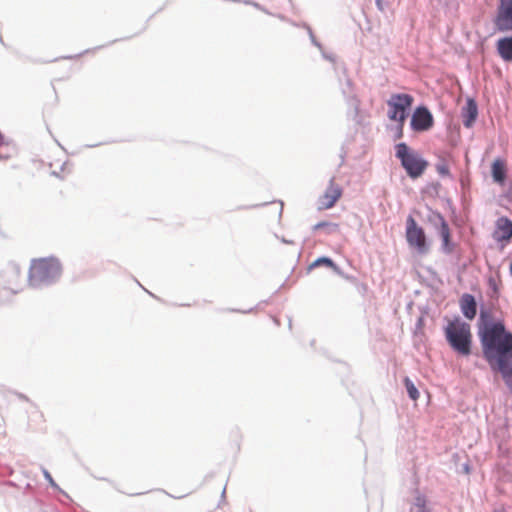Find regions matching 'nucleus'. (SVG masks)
I'll return each mask as SVG.
<instances>
[{
	"mask_svg": "<svg viewBox=\"0 0 512 512\" xmlns=\"http://www.w3.org/2000/svg\"><path fill=\"white\" fill-rule=\"evenodd\" d=\"M405 237L408 246L417 251L420 255H425L429 252L430 241L422 226H420L412 215L406 219Z\"/></svg>",
	"mask_w": 512,
	"mask_h": 512,
	"instance_id": "nucleus-6",
	"label": "nucleus"
},
{
	"mask_svg": "<svg viewBox=\"0 0 512 512\" xmlns=\"http://www.w3.org/2000/svg\"><path fill=\"white\" fill-rule=\"evenodd\" d=\"M414 97L408 93L392 94L387 101L389 120L406 121L412 111Z\"/></svg>",
	"mask_w": 512,
	"mask_h": 512,
	"instance_id": "nucleus-7",
	"label": "nucleus"
},
{
	"mask_svg": "<svg viewBox=\"0 0 512 512\" xmlns=\"http://www.w3.org/2000/svg\"><path fill=\"white\" fill-rule=\"evenodd\" d=\"M403 385L405 387L408 397L411 400L416 401L419 398L420 393L416 385L414 384L413 380L409 376H405L403 378Z\"/></svg>",
	"mask_w": 512,
	"mask_h": 512,
	"instance_id": "nucleus-17",
	"label": "nucleus"
},
{
	"mask_svg": "<svg viewBox=\"0 0 512 512\" xmlns=\"http://www.w3.org/2000/svg\"><path fill=\"white\" fill-rule=\"evenodd\" d=\"M493 512H506L505 507L494 509Z\"/></svg>",
	"mask_w": 512,
	"mask_h": 512,
	"instance_id": "nucleus-36",
	"label": "nucleus"
},
{
	"mask_svg": "<svg viewBox=\"0 0 512 512\" xmlns=\"http://www.w3.org/2000/svg\"><path fill=\"white\" fill-rule=\"evenodd\" d=\"M447 324L443 327L445 340L451 350L457 355L468 357L472 354L473 335L471 326L464 321L459 315L453 319L444 317Z\"/></svg>",
	"mask_w": 512,
	"mask_h": 512,
	"instance_id": "nucleus-3",
	"label": "nucleus"
},
{
	"mask_svg": "<svg viewBox=\"0 0 512 512\" xmlns=\"http://www.w3.org/2000/svg\"><path fill=\"white\" fill-rule=\"evenodd\" d=\"M427 271L429 272V274L435 279L437 280L440 284H442V280L440 279L438 273L436 272V270H434L433 268H428Z\"/></svg>",
	"mask_w": 512,
	"mask_h": 512,
	"instance_id": "nucleus-28",
	"label": "nucleus"
},
{
	"mask_svg": "<svg viewBox=\"0 0 512 512\" xmlns=\"http://www.w3.org/2000/svg\"><path fill=\"white\" fill-rule=\"evenodd\" d=\"M461 313L467 320H473L477 315L478 304L473 294L463 293L459 299Z\"/></svg>",
	"mask_w": 512,
	"mask_h": 512,
	"instance_id": "nucleus-14",
	"label": "nucleus"
},
{
	"mask_svg": "<svg viewBox=\"0 0 512 512\" xmlns=\"http://www.w3.org/2000/svg\"><path fill=\"white\" fill-rule=\"evenodd\" d=\"M437 173L441 177H452L445 158L441 157L435 165Z\"/></svg>",
	"mask_w": 512,
	"mask_h": 512,
	"instance_id": "nucleus-20",
	"label": "nucleus"
},
{
	"mask_svg": "<svg viewBox=\"0 0 512 512\" xmlns=\"http://www.w3.org/2000/svg\"><path fill=\"white\" fill-rule=\"evenodd\" d=\"M43 475H44V478L48 481V483L50 484L51 487H53L54 489H57L59 491H61L60 487L58 486V484L54 481L53 477L51 476V474L49 473L48 470H46L45 468H43Z\"/></svg>",
	"mask_w": 512,
	"mask_h": 512,
	"instance_id": "nucleus-24",
	"label": "nucleus"
},
{
	"mask_svg": "<svg viewBox=\"0 0 512 512\" xmlns=\"http://www.w3.org/2000/svg\"><path fill=\"white\" fill-rule=\"evenodd\" d=\"M343 190L341 186L335 184V178L332 177L329 180V185L326 188L323 196L320 198V202L323 208H332L337 201L341 198Z\"/></svg>",
	"mask_w": 512,
	"mask_h": 512,
	"instance_id": "nucleus-12",
	"label": "nucleus"
},
{
	"mask_svg": "<svg viewBox=\"0 0 512 512\" xmlns=\"http://www.w3.org/2000/svg\"><path fill=\"white\" fill-rule=\"evenodd\" d=\"M462 469H463V471H464L466 474H469V473H470V471H471V467H470V465H469L468 463H464V464L462 465Z\"/></svg>",
	"mask_w": 512,
	"mask_h": 512,
	"instance_id": "nucleus-32",
	"label": "nucleus"
},
{
	"mask_svg": "<svg viewBox=\"0 0 512 512\" xmlns=\"http://www.w3.org/2000/svg\"><path fill=\"white\" fill-rule=\"evenodd\" d=\"M359 112V107H358V104L355 105V114L357 115Z\"/></svg>",
	"mask_w": 512,
	"mask_h": 512,
	"instance_id": "nucleus-46",
	"label": "nucleus"
},
{
	"mask_svg": "<svg viewBox=\"0 0 512 512\" xmlns=\"http://www.w3.org/2000/svg\"><path fill=\"white\" fill-rule=\"evenodd\" d=\"M320 51L322 52L323 58H325L329 61H332V62L335 61V57L333 55L325 53L324 50H320Z\"/></svg>",
	"mask_w": 512,
	"mask_h": 512,
	"instance_id": "nucleus-31",
	"label": "nucleus"
},
{
	"mask_svg": "<svg viewBox=\"0 0 512 512\" xmlns=\"http://www.w3.org/2000/svg\"><path fill=\"white\" fill-rule=\"evenodd\" d=\"M375 4H376V7L378 8V10H380L382 12L384 11V6H385L384 0H376Z\"/></svg>",
	"mask_w": 512,
	"mask_h": 512,
	"instance_id": "nucleus-30",
	"label": "nucleus"
},
{
	"mask_svg": "<svg viewBox=\"0 0 512 512\" xmlns=\"http://www.w3.org/2000/svg\"><path fill=\"white\" fill-rule=\"evenodd\" d=\"M7 146L4 135L0 132V149ZM10 157L8 153H3L0 151V160H6Z\"/></svg>",
	"mask_w": 512,
	"mask_h": 512,
	"instance_id": "nucleus-25",
	"label": "nucleus"
},
{
	"mask_svg": "<svg viewBox=\"0 0 512 512\" xmlns=\"http://www.w3.org/2000/svg\"><path fill=\"white\" fill-rule=\"evenodd\" d=\"M266 205H268V202H265V203H262V204L253 205V206H251V208L262 207V206H266Z\"/></svg>",
	"mask_w": 512,
	"mask_h": 512,
	"instance_id": "nucleus-35",
	"label": "nucleus"
},
{
	"mask_svg": "<svg viewBox=\"0 0 512 512\" xmlns=\"http://www.w3.org/2000/svg\"><path fill=\"white\" fill-rule=\"evenodd\" d=\"M321 229H326L327 234H333L339 230V225L333 222L320 221L312 227L313 231H318Z\"/></svg>",
	"mask_w": 512,
	"mask_h": 512,
	"instance_id": "nucleus-19",
	"label": "nucleus"
},
{
	"mask_svg": "<svg viewBox=\"0 0 512 512\" xmlns=\"http://www.w3.org/2000/svg\"><path fill=\"white\" fill-rule=\"evenodd\" d=\"M393 121L396 122V125L393 128H391V130L394 132L393 140L398 141L404 137V125H405L406 121H402V120H393Z\"/></svg>",
	"mask_w": 512,
	"mask_h": 512,
	"instance_id": "nucleus-22",
	"label": "nucleus"
},
{
	"mask_svg": "<svg viewBox=\"0 0 512 512\" xmlns=\"http://www.w3.org/2000/svg\"><path fill=\"white\" fill-rule=\"evenodd\" d=\"M281 241H282L283 243H285V244H293V241H292V240H288V239H286V238H284V237H283V238H281Z\"/></svg>",
	"mask_w": 512,
	"mask_h": 512,
	"instance_id": "nucleus-34",
	"label": "nucleus"
},
{
	"mask_svg": "<svg viewBox=\"0 0 512 512\" xmlns=\"http://www.w3.org/2000/svg\"><path fill=\"white\" fill-rule=\"evenodd\" d=\"M62 272V264L55 256L32 259L27 282L34 289L48 288L60 280Z\"/></svg>",
	"mask_w": 512,
	"mask_h": 512,
	"instance_id": "nucleus-2",
	"label": "nucleus"
},
{
	"mask_svg": "<svg viewBox=\"0 0 512 512\" xmlns=\"http://www.w3.org/2000/svg\"><path fill=\"white\" fill-rule=\"evenodd\" d=\"M337 275L347 281H350V282H354L356 280V278L354 276L344 273V271L342 269H341V274H337Z\"/></svg>",
	"mask_w": 512,
	"mask_h": 512,
	"instance_id": "nucleus-26",
	"label": "nucleus"
},
{
	"mask_svg": "<svg viewBox=\"0 0 512 512\" xmlns=\"http://www.w3.org/2000/svg\"><path fill=\"white\" fill-rule=\"evenodd\" d=\"M491 177L499 185H504L507 181V165L502 158H496L491 163Z\"/></svg>",
	"mask_w": 512,
	"mask_h": 512,
	"instance_id": "nucleus-15",
	"label": "nucleus"
},
{
	"mask_svg": "<svg viewBox=\"0 0 512 512\" xmlns=\"http://www.w3.org/2000/svg\"><path fill=\"white\" fill-rule=\"evenodd\" d=\"M253 309H249V310H238V309H228L227 311L229 312H240V313H250Z\"/></svg>",
	"mask_w": 512,
	"mask_h": 512,
	"instance_id": "nucleus-33",
	"label": "nucleus"
},
{
	"mask_svg": "<svg viewBox=\"0 0 512 512\" xmlns=\"http://www.w3.org/2000/svg\"><path fill=\"white\" fill-rule=\"evenodd\" d=\"M488 287L490 290L489 297L493 300H498L500 295V286L495 278H488Z\"/></svg>",
	"mask_w": 512,
	"mask_h": 512,
	"instance_id": "nucleus-21",
	"label": "nucleus"
},
{
	"mask_svg": "<svg viewBox=\"0 0 512 512\" xmlns=\"http://www.w3.org/2000/svg\"><path fill=\"white\" fill-rule=\"evenodd\" d=\"M166 494H167V495H169L170 497H173V498H176V499H181V498H183V497L185 496V495H183V496H178V497H177V496L170 495V494H169V493H167V492H166Z\"/></svg>",
	"mask_w": 512,
	"mask_h": 512,
	"instance_id": "nucleus-40",
	"label": "nucleus"
},
{
	"mask_svg": "<svg viewBox=\"0 0 512 512\" xmlns=\"http://www.w3.org/2000/svg\"><path fill=\"white\" fill-rule=\"evenodd\" d=\"M493 238L502 246L509 244L512 240V220L507 216H501L496 220Z\"/></svg>",
	"mask_w": 512,
	"mask_h": 512,
	"instance_id": "nucleus-10",
	"label": "nucleus"
},
{
	"mask_svg": "<svg viewBox=\"0 0 512 512\" xmlns=\"http://www.w3.org/2000/svg\"><path fill=\"white\" fill-rule=\"evenodd\" d=\"M0 43H1L3 46H5V42H4V39H3V37H2V35H1V34H0Z\"/></svg>",
	"mask_w": 512,
	"mask_h": 512,
	"instance_id": "nucleus-42",
	"label": "nucleus"
},
{
	"mask_svg": "<svg viewBox=\"0 0 512 512\" xmlns=\"http://www.w3.org/2000/svg\"><path fill=\"white\" fill-rule=\"evenodd\" d=\"M98 145H99V144H90V145H87L86 147H88V148H92V147H96V146H98Z\"/></svg>",
	"mask_w": 512,
	"mask_h": 512,
	"instance_id": "nucleus-47",
	"label": "nucleus"
},
{
	"mask_svg": "<svg viewBox=\"0 0 512 512\" xmlns=\"http://www.w3.org/2000/svg\"><path fill=\"white\" fill-rule=\"evenodd\" d=\"M279 203L281 204V208H280V212H279V215L281 216L282 212H283V202L279 201Z\"/></svg>",
	"mask_w": 512,
	"mask_h": 512,
	"instance_id": "nucleus-41",
	"label": "nucleus"
},
{
	"mask_svg": "<svg viewBox=\"0 0 512 512\" xmlns=\"http://www.w3.org/2000/svg\"><path fill=\"white\" fill-rule=\"evenodd\" d=\"M434 126V117L429 108L420 104L410 113V128L415 133H423Z\"/></svg>",
	"mask_w": 512,
	"mask_h": 512,
	"instance_id": "nucleus-8",
	"label": "nucleus"
},
{
	"mask_svg": "<svg viewBox=\"0 0 512 512\" xmlns=\"http://www.w3.org/2000/svg\"><path fill=\"white\" fill-rule=\"evenodd\" d=\"M302 28L306 29L307 30V33L309 35V38H310V41L312 43V45H314L315 47H317L319 50H323V45L317 40V38L315 37L314 33H313V30L312 28L310 27L309 24H307L306 22H302Z\"/></svg>",
	"mask_w": 512,
	"mask_h": 512,
	"instance_id": "nucleus-23",
	"label": "nucleus"
},
{
	"mask_svg": "<svg viewBox=\"0 0 512 512\" xmlns=\"http://www.w3.org/2000/svg\"><path fill=\"white\" fill-rule=\"evenodd\" d=\"M432 509L427 504V498L426 496L422 494H418L414 498V502L412 507L410 508V511H431Z\"/></svg>",
	"mask_w": 512,
	"mask_h": 512,
	"instance_id": "nucleus-18",
	"label": "nucleus"
},
{
	"mask_svg": "<svg viewBox=\"0 0 512 512\" xmlns=\"http://www.w3.org/2000/svg\"><path fill=\"white\" fill-rule=\"evenodd\" d=\"M225 494H226V487H224V489L222 490V493H221V499L222 500L225 499Z\"/></svg>",
	"mask_w": 512,
	"mask_h": 512,
	"instance_id": "nucleus-39",
	"label": "nucleus"
},
{
	"mask_svg": "<svg viewBox=\"0 0 512 512\" xmlns=\"http://www.w3.org/2000/svg\"><path fill=\"white\" fill-rule=\"evenodd\" d=\"M319 267H327L333 270L335 274H341V268L336 264V262L329 256H320L316 258L307 268L308 272L319 268Z\"/></svg>",
	"mask_w": 512,
	"mask_h": 512,
	"instance_id": "nucleus-16",
	"label": "nucleus"
},
{
	"mask_svg": "<svg viewBox=\"0 0 512 512\" xmlns=\"http://www.w3.org/2000/svg\"><path fill=\"white\" fill-rule=\"evenodd\" d=\"M66 59H72L73 57L72 56H67L65 57Z\"/></svg>",
	"mask_w": 512,
	"mask_h": 512,
	"instance_id": "nucleus-50",
	"label": "nucleus"
},
{
	"mask_svg": "<svg viewBox=\"0 0 512 512\" xmlns=\"http://www.w3.org/2000/svg\"><path fill=\"white\" fill-rule=\"evenodd\" d=\"M479 109L477 101L473 97H468L464 106L461 108L462 123L465 128H472L477 121Z\"/></svg>",
	"mask_w": 512,
	"mask_h": 512,
	"instance_id": "nucleus-11",
	"label": "nucleus"
},
{
	"mask_svg": "<svg viewBox=\"0 0 512 512\" xmlns=\"http://www.w3.org/2000/svg\"><path fill=\"white\" fill-rule=\"evenodd\" d=\"M21 278L20 266L15 262H9L0 272V287L17 293Z\"/></svg>",
	"mask_w": 512,
	"mask_h": 512,
	"instance_id": "nucleus-9",
	"label": "nucleus"
},
{
	"mask_svg": "<svg viewBox=\"0 0 512 512\" xmlns=\"http://www.w3.org/2000/svg\"><path fill=\"white\" fill-rule=\"evenodd\" d=\"M425 325V320H424V317L423 316H420L417 321H416V329H422Z\"/></svg>",
	"mask_w": 512,
	"mask_h": 512,
	"instance_id": "nucleus-29",
	"label": "nucleus"
},
{
	"mask_svg": "<svg viewBox=\"0 0 512 512\" xmlns=\"http://www.w3.org/2000/svg\"><path fill=\"white\" fill-rule=\"evenodd\" d=\"M149 294H150V296H152V297H155V298H156V296H155L153 293L149 292Z\"/></svg>",
	"mask_w": 512,
	"mask_h": 512,
	"instance_id": "nucleus-49",
	"label": "nucleus"
},
{
	"mask_svg": "<svg viewBox=\"0 0 512 512\" xmlns=\"http://www.w3.org/2000/svg\"><path fill=\"white\" fill-rule=\"evenodd\" d=\"M346 84L348 87H350L352 85V81L350 79H347Z\"/></svg>",
	"mask_w": 512,
	"mask_h": 512,
	"instance_id": "nucleus-43",
	"label": "nucleus"
},
{
	"mask_svg": "<svg viewBox=\"0 0 512 512\" xmlns=\"http://www.w3.org/2000/svg\"><path fill=\"white\" fill-rule=\"evenodd\" d=\"M244 3H246V4H251V5H252V6H254L256 9L261 10V11H263V12L267 13V10H266L262 5H260V4H259V3H257V2H252V1L247 0V1H244Z\"/></svg>",
	"mask_w": 512,
	"mask_h": 512,
	"instance_id": "nucleus-27",
	"label": "nucleus"
},
{
	"mask_svg": "<svg viewBox=\"0 0 512 512\" xmlns=\"http://www.w3.org/2000/svg\"><path fill=\"white\" fill-rule=\"evenodd\" d=\"M482 357L494 373H499L512 393V332L491 308L480 307L477 322Z\"/></svg>",
	"mask_w": 512,
	"mask_h": 512,
	"instance_id": "nucleus-1",
	"label": "nucleus"
},
{
	"mask_svg": "<svg viewBox=\"0 0 512 512\" xmlns=\"http://www.w3.org/2000/svg\"><path fill=\"white\" fill-rule=\"evenodd\" d=\"M32 489H33V487H32V485H31V484H27V485H26V490H32Z\"/></svg>",
	"mask_w": 512,
	"mask_h": 512,
	"instance_id": "nucleus-45",
	"label": "nucleus"
},
{
	"mask_svg": "<svg viewBox=\"0 0 512 512\" xmlns=\"http://www.w3.org/2000/svg\"><path fill=\"white\" fill-rule=\"evenodd\" d=\"M426 221L435 229L441 240L440 251L444 255L453 254L457 244L452 239V231L445 217L439 211L428 208Z\"/></svg>",
	"mask_w": 512,
	"mask_h": 512,
	"instance_id": "nucleus-5",
	"label": "nucleus"
},
{
	"mask_svg": "<svg viewBox=\"0 0 512 512\" xmlns=\"http://www.w3.org/2000/svg\"><path fill=\"white\" fill-rule=\"evenodd\" d=\"M493 24L512 25V0H498Z\"/></svg>",
	"mask_w": 512,
	"mask_h": 512,
	"instance_id": "nucleus-13",
	"label": "nucleus"
},
{
	"mask_svg": "<svg viewBox=\"0 0 512 512\" xmlns=\"http://www.w3.org/2000/svg\"><path fill=\"white\" fill-rule=\"evenodd\" d=\"M293 26H296V27H301L302 28V23H297V22H294V21H291L290 22Z\"/></svg>",
	"mask_w": 512,
	"mask_h": 512,
	"instance_id": "nucleus-38",
	"label": "nucleus"
},
{
	"mask_svg": "<svg viewBox=\"0 0 512 512\" xmlns=\"http://www.w3.org/2000/svg\"><path fill=\"white\" fill-rule=\"evenodd\" d=\"M410 512H433V511L431 510V511H410Z\"/></svg>",
	"mask_w": 512,
	"mask_h": 512,
	"instance_id": "nucleus-48",
	"label": "nucleus"
},
{
	"mask_svg": "<svg viewBox=\"0 0 512 512\" xmlns=\"http://www.w3.org/2000/svg\"><path fill=\"white\" fill-rule=\"evenodd\" d=\"M345 154H346V152H345V151H343V152H342V154L340 155V156H341V160H342V162L344 161Z\"/></svg>",
	"mask_w": 512,
	"mask_h": 512,
	"instance_id": "nucleus-44",
	"label": "nucleus"
},
{
	"mask_svg": "<svg viewBox=\"0 0 512 512\" xmlns=\"http://www.w3.org/2000/svg\"><path fill=\"white\" fill-rule=\"evenodd\" d=\"M394 150L395 157L400 161L402 168L410 179H418L425 173L429 162L406 142L396 143Z\"/></svg>",
	"mask_w": 512,
	"mask_h": 512,
	"instance_id": "nucleus-4",
	"label": "nucleus"
},
{
	"mask_svg": "<svg viewBox=\"0 0 512 512\" xmlns=\"http://www.w3.org/2000/svg\"><path fill=\"white\" fill-rule=\"evenodd\" d=\"M290 3L292 2V0H288Z\"/></svg>",
	"mask_w": 512,
	"mask_h": 512,
	"instance_id": "nucleus-51",
	"label": "nucleus"
},
{
	"mask_svg": "<svg viewBox=\"0 0 512 512\" xmlns=\"http://www.w3.org/2000/svg\"><path fill=\"white\" fill-rule=\"evenodd\" d=\"M433 189L437 192L438 188L440 187V183H435L432 185Z\"/></svg>",
	"mask_w": 512,
	"mask_h": 512,
	"instance_id": "nucleus-37",
	"label": "nucleus"
}]
</instances>
